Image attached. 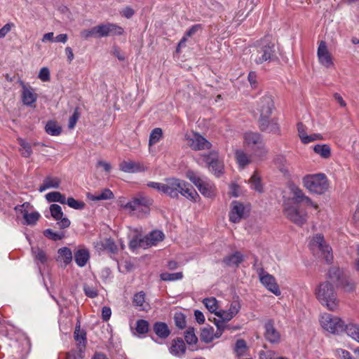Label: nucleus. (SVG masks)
<instances>
[{"label":"nucleus","mask_w":359,"mask_h":359,"mask_svg":"<svg viewBox=\"0 0 359 359\" xmlns=\"http://www.w3.org/2000/svg\"><path fill=\"white\" fill-rule=\"evenodd\" d=\"M119 169L128 173L142 172L147 170L143 163L134 161H123L119 164Z\"/></svg>","instance_id":"17"},{"label":"nucleus","mask_w":359,"mask_h":359,"mask_svg":"<svg viewBox=\"0 0 359 359\" xmlns=\"http://www.w3.org/2000/svg\"><path fill=\"white\" fill-rule=\"evenodd\" d=\"M273 109V99L269 94L263 95L257 102V110L260 115H271Z\"/></svg>","instance_id":"18"},{"label":"nucleus","mask_w":359,"mask_h":359,"mask_svg":"<svg viewBox=\"0 0 359 359\" xmlns=\"http://www.w3.org/2000/svg\"><path fill=\"white\" fill-rule=\"evenodd\" d=\"M204 305L207 308V309L212 313H215L216 315V313L218 312V302L216 298L215 297H210V298H205L203 301Z\"/></svg>","instance_id":"44"},{"label":"nucleus","mask_w":359,"mask_h":359,"mask_svg":"<svg viewBox=\"0 0 359 359\" xmlns=\"http://www.w3.org/2000/svg\"><path fill=\"white\" fill-rule=\"evenodd\" d=\"M197 188L202 195L207 198H212L216 194V188L212 183L202 181Z\"/></svg>","instance_id":"27"},{"label":"nucleus","mask_w":359,"mask_h":359,"mask_svg":"<svg viewBox=\"0 0 359 359\" xmlns=\"http://www.w3.org/2000/svg\"><path fill=\"white\" fill-rule=\"evenodd\" d=\"M320 323L322 327L331 334L339 335L343 333L344 321L338 316L324 313L320 316Z\"/></svg>","instance_id":"6"},{"label":"nucleus","mask_w":359,"mask_h":359,"mask_svg":"<svg viewBox=\"0 0 359 359\" xmlns=\"http://www.w3.org/2000/svg\"><path fill=\"white\" fill-rule=\"evenodd\" d=\"M18 141L21 147L22 155L24 157H29L32 153L30 144L22 138H18Z\"/></svg>","instance_id":"52"},{"label":"nucleus","mask_w":359,"mask_h":359,"mask_svg":"<svg viewBox=\"0 0 359 359\" xmlns=\"http://www.w3.org/2000/svg\"><path fill=\"white\" fill-rule=\"evenodd\" d=\"M203 161L207 164L209 170L217 177H221L224 172L223 158L218 151L212 150L207 154L203 155Z\"/></svg>","instance_id":"7"},{"label":"nucleus","mask_w":359,"mask_h":359,"mask_svg":"<svg viewBox=\"0 0 359 359\" xmlns=\"http://www.w3.org/2000/svg\"><path fill=\"white\" fill-rule=\"evenodd\" d=\"M83 290L86 295L90 298H95L97 296V290L95 287L88 285H84Z\"/></svg>","instance_id":"62"},{"label":"nucleus","mask_w":359,"mask_h":359,"mask_svg":"<svg viewBox=\"0 0 359 359\" xmlns=\"http://www.w3.org/2000/svg\"><path fill=\"white\" fill-rule=\"evenodd\" d=\"M163 137V131L160 128H156L151 130L149 135V144L150 146L158 142Z\"/></svg>","instance_id":"48"},{"label":"nucleus","mask_w":359,"mask_h":359,"mask_svg":"<svg viewBox=\"0 0 359 359\" xmlns=\"http://www.w3.org/2000/svg\"><path fill=\"white\" fill-rule=\"evenodd\" d=\"M283 214L287 219L298 226H302L309 219L306 209L301 208L299 204H292L290 198L284 201Z\"/></svg>","instance_id":"3"},{"label":"nucleus","mask_w":359,"mask_h":359,"mask_svg":"<svg viewBox=\"0 0 359 359\" xmlns=\"http://www.w3.org/2000/svg\"><path fill=\"white\" fill-rule=\"evenodd\" d=\"M48 202H58L61 204H66V197L58 191L49 192L45 196Z\"/></svg>","instance_id":"39"},{"label":"nucleus","mask_w":359,"mask_h":359,"mask_svg":"<svg viewBox=\"0 0 359 359\" xmlns=\"http://www.w3.org/2000/svg\"><path fill=\"white\" fill-rule=\"evenodd\" d=\"M302 184L310 193L322 195L329 188V181L325 174L320 172L308 174L303 177Z\"/></svg>","instance_id":"2"},{"label":"nucleus","mask_w":359,"mask_h":359,"mask_svg":"<svg viewBox=\"0 0 359 359\" xmlns=\"http://www.w3.org/2000/svg\"><path fill=\"white\" fill-rule=\"evenodd\" d=\"M133 304L137 308L139 311H145L147 304H145V293L140 292L136 293L133 299Z\"/></svg>","instance_id":"35"},{"label":"nucleus","mask_w":359,"mask_h":359,"mask_svg":"<svg viewBox=\"0 0 359 359\" xmlns=\"http://www.w3.org/2000/svg\"><path fill=\"white\" fill-rule=\"evenodd\" d=\"M313 151L323 158H329L331 156L330 147L326 144H316L313 147Z\"/></svg>","instance_id":"38"},{"label":"nucleus","mask_w":359,"mask_h":359,"mask_svg":"<svg viewBox=\"0 0 359 359\" xmlns=\"http://www.w3.org/2000/svg\"><path fill=\"white\" fill-rule=\"evenodd\" d=\"M37 96L32 89L23 88L22 100L25 105H32L36 100Z\"/></svg>","instance_id":"34"},{"label":"nucleus","mask_w":359,"mask_h":359,"mask_svg":"<svg viewBox=\"0 0 359 359\" xmlns=\"http://www.w3.org/2000/svg\"><path fill=\"white\" fill-rule=\"evenodd\" d=\"M258 275L261 283L276 296H280L281 292L276 278L272 275L265 272L263 269L258 271Z\"/></svg>","instance_id":"12"},{"label":"nucleus","mask_w":359,"mask_h":359,"mask_svg":"<svg viewBox=\"0 0 359 359\" xmlns=\"http://www.w3.org/2000/svg\"><path fill=\"white\" fill-rule=\"evenodd\" d=\"M276 57L274 44L266 39H262L252 53L251 59L258 65L271 61Z\"/></svg>","instance_id":"4"},{"label":"nucleus","mask_w":359,"mask_h":359,"mask_svg":"<svg viewBox=\"0 0 359 359\" xmlns=\"http://www.w3.org/2000/svg\"><path fill=\"white\" fill-rule=\"evenodd\" d=\"M186 176L196 187H198V184L201 183L203 181V180L192 170H188L186 173Z\"/></svg>","instance_id":"61"},{"label":"nucleus","mask_w":359,"mask_h":359,"mask_svg":"<svg viewBox=\"0 0 359 359\" xmlns=\"http://www.w3.org/2000/svg\"><path fill=\"white\" fill-rule=\"evenodd\" d=\"M136 330L139 334H145L149 330V323L145 320H138L136 323Z\"/></svg>","instance_id":"56"},{"label":"nucleus","mask_w":359,"mask_h":359,"mask_svg":"<svg viewBox=\"0 0 359 359\" xmlns=\"http://www.w3.org/2000/svg\"><path fill=\"white\" fill-rule=\"evenodd\" d=\"M50 211L51 216L55 220H60L62 218V217L63 216L62 208L59 205L52 204L50 206Z\"/></svg>","instance_id":"54"},{"label":"nucleus","mask_w":359,"mask_h":359,"mask_svg":"<svg viewBox=\"0 0 359 359\" xmlns=\"http://www.w3.org/2000/svg\"><path fill=\"white\" fill-rule=\"evenodd\" d=\"M311 248L314 250L318 249L327 262H331L333 259L332 248L326 244L323 236L321 234L315 235L310 242Z\"/></svg>","instance_id":"9"},{"label":"nucleus","mask_w":359,"mask_h":359,"mask_svg":"<svg viewBox=\"0 0 359 359\" xmlns=\"http://www.w3.org/2000/svg\"><path fill=\"white\" fill-rule=\"evenodd\" d=\"M66 204L75 210H82L85 207L84 202L77 201L72 197H69L67 199L66 198Z\"/></svg>","instance_id":"53"},{"label":"nucleus","mask_w":359,"mask_h":359,"mask_svg":"<svg viewBox=\"0 0 359 359\" xmlns=\"http://www.w3.org/2000/svg\"><path fill=\"white\" fill-rule=\"evenodd\" d=\"M329 278L332 280H339L341 276V271L339 268L331 267L327 273Z\"/></svg>","instance_id":"58"},{"label":"nucleus","mask_w":359,"mask_h":359,"mask_svg":"<svg viewBox=\"0 0 359 359\" xmlns=\"http://www.w3.org/2000/svg\"><path fill=\"white\" fill-rule=\"evenodd\" d=\"M179 194L189 201L196 202L200 198L194 187L185 181L181 180Z\"/></svg>","instance_id":"22"},{"label":"nucleus","mask_w":359,"mask_h":359,"mask_svg":"<svg viewBox=\"0 0 359 359\" xmlns=\"http://www.w3.org/2000/svg\"><path fill=\"white\" fill-rule=\"evenodd\" d=\"M43 235L46 237H47L54 241H60L63 238L62 234L54 232L53 231H52L50 229L45 230L43 232Z\"/></svg>","instance_id":"60"},{"label":"nucleus","mask_w":359,"mask_h":359,"mask_svg":"<svg viewBox=\"0 0 359 359\" xmlns=\"http://www.w3.org/2000/svg\"><path fill=\"white\" fill-rule=\"evenodd\" d=\"M217 331L211 326H207L202 329L201 332V339L205 343H210L215 339L219 338L224 331V323H215Z\"/></svg>","instance_id":"13"},{"label":"nucleus","mask_w":359,"mask_h":359,"mask_svg":"<svg viewBox=\"0 0 359 359\" xmlns=\"http://www.w3.org/2000/svg\"><path fill=\"white\" fill-rule=\"evenodd\" d=\"M201 29V25H193L189 30H187L184 34V36L180 41L177 51H180V49L182 47L185 46V43L187 41L188 37H191L194 35L199 29Z\"/></svg>","instance_id":"36"},{"label":"nucleus","mask_w":359,"mask_h":359,"mask_svg":"<svg viewBox=\"0 0 359 359\" xmlns=\"http://www.w3.org/2000/svg\"><path fill=\"white\" fill-rule=\"evenodd\" d=\"M114 198L113 192L109 189H102L100 194H88V198L93 201L112 199Z\"/></svg>","instance_id":"33"},{"label":"nucleus","mask_w":359,"mask_h":359,"mask_svg":"<svg viewBox=\"0 0 359 359\" xmlns=\"http://www.w3.org/2000/svg\"><path fill=\"white\" fill-rule=\"evenodd\" d=\"M345 332L348 337L359 343V324L354 320L344 322L343 333Z\"/></svg>","instance_id":"23"},{"label":"nucleus","mask_w":359,"mask_h":359,"mask_svg":"<svg viewBox=\"0 0 359 359\" xmlns=\"http://www.w3.org/2000/svg\"><path fill=\"white\" fill-rule=\"evenodd\" d=\"M259 359H288L285 357L275 358L274 353L272 351H262L259 353Z\"/></svg>","instance_id":"64"},{"label":"nucleus","mask_w":359,"mask_h":359,"mask_svg":"<svg viewBox=\"0 0 359 359\" xmlns=\"http://www.w3.org/2000/svg\"><path fill=\"white\" fill-rule=\"evenodd\" d=\"M317 55L320 64L325 67L330 68L334 66L331 53L327 49L326 43L323 41H321L318 45Z\"/></svg>","instance_id":"15"},{"label":"nucleus","mask_w":359,"mask_h":359,"mask_svg":"<svg viewBox=\"0 0 359 359\" xmlns=\"http://www.w3.org/2000/svg\"><path fill=\"white\" fill-rule=\"evenodd\" d=\"M60 183L61 180L59 177L48 176L43 180V184L39 188V191L43 192L48 189H57L60 187Z\"/></svg>","instance_id":"29"},{"label":"nucleus","mask_w":359,"mask_h":359,"mask_svg":"<svg viewBox=\"0 0 359 359\" xmlns=\"http://www.w3.org/2000/svg\"><path fill=\"white\" fill-rule=\"evenodd\" d=\"M46 132L50 135L57 136L62 132L61 127L54 121H48L45 127Z\"/></svg>","instance_id":"40"},{"label":"nucleus","mask_w":359,"mask_h":359,"mask_svg":"<svg viewBox=\"0 0 359 359\" xmlns=\"http://www.w3.org/2000/svg\"><path fill=\"white\" fill-rule=\"evenodd\" d=\"M32 252L34 255V259L39 266V268L41 269L39 264H41L44 265L48 260L46 253L39 248H32Z\"/></svg>","instance_id":"43"},{"label":"nucleus","mask_w":359,"mask_h":359,"mask_svg":"<svg viewBox=\"0 0 359 359\" xmlns=\"http://www.w3.org/2000/svg\"><path fill=\"white\" fill-rule=\"evenodd\" d=\"M339 285L346 292H353L355 290V283L349 278L341 279Z\"/></svg>","instance_id":"49"},{"label":"nucleus","mask_w":359,"mask_h":359,"mask_svg":"<svg viewBox=\"0 0 359 359\" xmlns=\"http://www.w3.org/2000/svg\"><path fill=\"white\" fill-rule=\"evenodd\" d=\"M243 261V255L239 252L226 256L223 259V262L228 266H238Z\"/></svg>","instance_id":"31"},{"label":"nucleus","mask_w":359,"mask_h":359,"mask_svg":"<svg viewBox=\"0 0 359 359\" xmlns=\"http://www.w3.org/2000/svg\"><path fill=\"white\" fill-rule=\"evenodd\" d=\"M181 180L177 178L168 179L166 183L164 184L163 194L171 198H177L179 196V191Z\"/></svg>","instance_id":"19"},{"label":"nucleus","mask_w":359,"mask_h":359,"mask_svg":"<svg viewBox=\"0 0 359 359\" xmlns=\"http://www.w3.org/2000/svg\"><path fill=\"white\" fill-rule=\"evenodd\" d=\"M89 252L86 249H79L74 253V259L79 266H84L89 259Z\"/></svg>","instance_id":"32"},{"label":"nucleus","mask_w":359,"mask_h":359,"mask_svg":"<svg viewBox=\"0 0 359 359\" xmlns=\"http://www.w3.org/2000/svg\"><path fill=\"white\" fill-rule=\"evenodd\" d=\"M130 248L135 250L137 248H142L146 249V244L144 243V237L141 238L139 235L135 236L129 243Z\"/></svg>","instance_id":"46"},{"label":"nucleus","mask_w":359,"mask_h":359,"mask_svg":"<svg viewBox=\"0 0 359 359\" xmlns=\"http://www.w3.org/2000/svg\"><path fill=\"white\" fill-rule=\"evenodd\" d=\"M170 352L175 356H182L186 352V345L182 338L174 339L170 347Z\"/></svg>","instance_id":"26"},{"label":"nucleus","mask_w":359,"mask_h":359,"mask_svg":"<svg viewBox=\"0 0 359 359\" xmlns=\"http://www.w3.org/2000/svg\"><path fill=\"white\" fill-rule=\"evenodd\" d=\"M264 142L260 134L253 132L245 133L243 135V144L251 150Z\"/></svg>","instance_id":"21"},{"label":"nucleus","mask_w":359,"mask_h":359,"mask_svg":"<svg viewBox=\"0 0 359 359\" xmlns=\"http://www.w3.org/2000/svg\"><path fill=\"white\" fill-rule=\"evenodd\" d=\"M249 183L250 184V187L252 189L255 190L259 193H262L263 191V187L261 183V179L259 176L257 175V172L255 171L252 177L249 180Z\"/></svg>","instance_id":"42"},{"label":"nucleus","mask_w":359,"mask_h":359,"mask_svg":"<svg viewBox=\"0 0 359 359\" xmlns=\"http://www.w3.org/2000/svg\"><path fill=\"white\" fill-rule=\"evenodd\" d=\"M252 157L256 161L265 160L268 154V149L264 142L256 147H252Z\"/></svg>","instance_id":"30"},{"label":"nucleus","mask_w":359,"mask_h":359,"mask_svg":"<svg viewBox=\"0 0 359 359\" xmlns=\"http://www.w3.org/2000/svg\"><path fill=\"white\" fill-rule=\"evenodd\" d=\"M96 38L107 37L109 36L122 35L123 29L114 23L100 24L94 27Z\"/></svg>","instance_id":"10"},{"label":"nucleus","mask_w":359,"mask_h":359,"mask_svg":"<svg viewBox=\"0 0 359 359\" xmlns=\"http://www.w3.org/2000/svg\"><path fill=\"white\" fill-rule=\"evenodd\" d=\"M247 351V344L244 339H238L235 344L234 352L240 358L245 354Z\"/></svg>","instance_id":"47"},{"label":"nucleus","mask_w":359,"mask_h":359,"mask_svg":"<svg viewBox=\"0 0 359 359\" xmlns=\"http://www.w3.org/2000/svg\"><path fill=\"white\" fill-rule=\"evenodd\" d=\"M315 295L319 302L328 310L334 311L339 306V300L334 285L329 281L320 283L315 290Z\"/></svg>","instance_id":"1"},{"label":"nucleus","mask_w":359,"mask_h":359,"mask_svg":"<svg viewBox=\"0 0 359 359\" xmlns=\"http://www.w3.org/2000/svg\"><path fill=\"white\" fill-rule=\"evenodd\" d=\"M245 207L239 201H233L231 204L229 220L233 223L239 222L245 215Z\"/></svg>","instance_id":"16"},{"label":"nucleus","mask_w":359,"mask_h":359,"mask_svg":"<svg viewBox=\"0 0 359 359\" xmlns=\"http://www.w3.org/2000/svg\"><path fill=\"white\" fill-rule=\"evenodd\" d=\"M235 157L238 166L242 169L245 168L253 161L252 155L250 156L241 149L236 151Z\"/></svg>","instance_id":"28"},{"label":"nucleus","mask_w":359,"mask_h":359,"mask_svg":"<svg viewBox=\"0 0 359 359\" xmlns=\"http://www.w3.org/2000/svg\"><path fill=\"white\" fill-rule=\"evenodd\" d=\"M33 206L29 203L25 202L15 208L16 211L20 212L22 214L23 218L25 221V224L27 225H34L36 223L40 217L38 212H32L29 213V210H32Z\"/></svg>","instance_id":"14"},{"label":"nucleus","mask_w":359,"mask_h":359,"mask_svg":"<svg viewBox=\"0 0 359 359\" xmlns=\"http://www.w3.org/2000/svg\"><path fill=\"white\" fill-rule=\"evenodd\" d=\"M152 200L147 196L138 195L126 203L125 208L129 210L133 215L144 217L150 212Z\"/></svg>","instance_id":"5"},{"label":"nucleus","mask_w":359,"mask_h":359,"mask_svg":"<svg viewBox=\"0 0 359 359\" xmlns=\"http://www.w3.org/2000/svg\"><path fill=\"white\" fill-rule=\"evenodd\" d=\"M59 259L63 260L65 266L69 264L72 260V252L69 248L63 247L58 250Z\"/></svg>","instance_id":"41"},{"label":"nucleus","mask_w":359,"mask_h":359,"mask_svg":"<svg viewBox=\"0 0 359 359\" xmlns=\"http://www.w3.org/2000/svg\"><path fill=\"white\" fill-rule=\"evenodd\" d=\"M186 342L189 345H195L198 342V338L195 334L194 329L189 327L184 333Z\"/></svg>","instance_id":"50"},{"label":"nucleus","mask_w":359,"mask_h":359,"mask_svg":"<svg viewBox=\"0 0 359 359\" xmlns=\"http://www.w3.org/2000/svg\"><path fill=\"white\" fill-rule=\"evenodd\" d=\"M264 337L267 341L273 344H277L280 340V334L276 329L274 322L269 320L264 325Z\"/></svg>","instance_id":"20"},{"label":"nucleus","mask_w":359,"mask_h":359,"mask_svg":"<svg viewBox=\"0 0 359 359\" xmlns=\"http://www.w3.org/2000/svg\"><path fill=\"white\" fill-rule=\"evenodd\" d=\"M161 279L163 281H174L181 280L183 278L182 272H177L173 273H163L160 275Z\"/></svg>","instance_id":"51"},{"label":"nucleus","mask_w":359,"mask_h":359,"mask_svg":"<svg viewBox=\"0 0 359 359\" xmlns=\"http://www.w3.org/2000/svg\"><path fill=\"white\" fill-rule=\"evenodd\" d=\"M271 115H260L259 118V127L262 131L267 130V126L269 125L271 120Z\"/></svg>","instance_id":"59"},{"label":"nucleus","mask_w":359,"mask_h":359,"mask_svg":"<svg viewBox=\"0 0 359 359\" xmlns=\"http://www.w3.org/2000/svg\"><path fill=\"white\" fill-rule=\"evenodd\" d=\"M174 321L175 325L179 329H184L186 327L185 316L182 313H176L174 316Z\"/></svg>","instance_id":"55"},{"label":"nucleus","mask_w":359,"mask_h":359,"mask_svg":"<svg viewBox=\"0 0 359 359\" xmlns=\"http://www.w3.org/2000/svg\"><path fill=\"white\" fill-rule=\"evenodd\" d=\"M164 238V234L162 231L154 230L144 236V243L147 248L157 245L158 243L162 241Z\"/></svg>","instance_id":"25"},{"label":"nucleus","mask_w":359,"mask_h":359,"mask_svg":"<svg viewBox=\"0 0 359 359\" xmlns=\"http://www.w3.org/2000/svg\"><path fill=\"white\" fill-rule=\"evenodd\" d=\"M185 139L187 145L194 151L210 149L212 147V144L198 133L186 135Z\"/></svg>","instance_id":"11"},{"label":"nucleus","mask_w":359,"mask_h":359,"mask_svg":"<svg viewBox=\"0 0 359 359\" xmlns=\"http://www.w3.org/2000/svg\"><path fill=\"white\" fill-rule=\"evenodd\" d=\"M102 247L111 252H116L118 250L114 241L110 238L104 239L102 243Z\"/></svg>","instance_id":"57"},{"label":"nucleus","mask_w":359,"mask_h":359,"mask_svg":"<svg viewBox=\"0 0 359 359\" xmlns=\"http://www.w3.org/2000/svg\"><path fill=\"white\" fill-rule=\"evenodd\" d=\"M288 188L293 196L292 199H290L291 201H293L295 204L303 203L306 206H311L316 210H318V205L306 196L299 187L291 182L288 184Z\"/></svg>","instance_id":"8"},{"label":"nucleus","mask_w":359,"mask_h":359,"mask_svg":"<svg viewBox=\"0 0 359 359\" xmlns=\"http://www.w3.org/2000/svg\"><path fill=\"white\" fill-rule=\"evenodd\" d=\"M216 316L220 318L221 320H218L215 323H224V330L229 329V326L226 323L233 318L232 314H231L228 311L220 309L217 313H216Z\"/></svg>","instance_id":"45"},{"label":"nucleus","mask_w":359,"mask_h":359,"mask_svg":"<svg viewBox=\"0 0 359 359\" xmlns=\"http://www.w3.org/2000/svg\"><path fill=\"white\" fill-rule=\"evenodd\" d=\"M335 355L339 356L341 359H355L349 351L342 348L336 349Z\"/></svg>","instance_id":"63"},{"label":"nucleus","mask_w":359,"mask_h":359,"mask_svg":"<svg viewBox=\"0 0 359 359\" xmlns=\"http://www.w3.org/2000/svg\"><path fill=\"white\" fill-rule=\"evenodd\" d=\"M154 331L159 337L165 339L170 334L168 325L161 322H157L154 325Z\"/></svg>","instance_id":"37"},{"label":"nucleus","mask_w":359,"mask_h":359,"mask_svg":"<svg viewBox=\"0 0 359 359\" xmlns=\"http://www.w3.org/2000/svg\"><path fill=\"white\" fill-rule=\"evenodd\" d=\"M74 339L78 342V348L80 352L83 351L86 347V331L81 330V324L80 322L78 321L75 330L74 332Z\"/></svg>","instance_id":"24"}]
</instances>
